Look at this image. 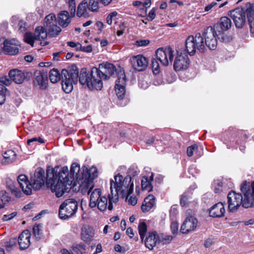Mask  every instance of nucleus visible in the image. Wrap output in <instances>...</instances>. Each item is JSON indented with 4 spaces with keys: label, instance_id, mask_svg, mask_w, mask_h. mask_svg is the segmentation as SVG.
I'll return each mask as SVG.
<instances>
[{
    "label": "nucleus",
    "instance_id": "1",
    "mask_svg": "<svg viewBox=\"0 0 254 254\" xmlns=\"http://www.w3.org/2000/svg\"><path fill=\"white\" fill-rule=\"evenodd\" d=\"M115 181H110V193L108 194V199L103 195L101 190L95 189L91 192L90 196L89 206L91 208L97 207L101 211H104L108 208L109 210L113 209V203L118 200L119 194L126 196L133 190V184L130 176H127L123 179L120 174L114 177Z\"/></svg>",
    "mask_w": 254,
    "mask_h": 254
},
{
    "label": "nucleus",
    "instance_id": "2",
    "mask_svg": "<svg viewBox=\"0 0 254 254\" xmlns=\"http://www.w3.org/2000/svg\"><path fill=\"white\" fill-rule=\"evenodd\" d=\"M185 45V50L177 51V55L174 63V68L176 71L186 69L189 67L190 60L188 54L190 56H193L196 50L203 53L205 49L203 38L199 33L196 34L195 36H189L186 40Z\"/></svg>",
    "mask_w": 254,
    "mask_h": 254
},
{
    "label": "nucleus",
    "instance_id": "3",
    "mask_svg": "<svg viewBox=\"0 0 254 254\" xmlns=\"http://www.w3.org/2000/svg\"><path fill=\"white\" fill-rule=\"evenodd\" d=\"M232 26V22L228 17H222L218 23L214 26L207 27L204 29L203 38L205 39L204 44L210 50H214L217 45L218 38L223 42H227L230 38L224 34V31L229 29Z\"/></svg>",
    "mask_w": 254,
    "mask_h": 254
},
{
    "label": "nucleus",
    "instance_id": "4",
    "mask_svg": "<svg viewBox=\"0 0 254 254\" xmlns=\"http://www.w3.org/2000/svg\"><path fill=\"white\" fill-rule=\"evenodd\" d=\"M229 13L236 28L239 29L245 25L246 15L250 32L254 34V4L247 3L244 8H237Z\"/></svg>",
    "mask_w": 254,
    "mask_h": 254
},
{
    "label": "nucleus",
    "instance_id": "5",
    "mask_svg": "<svg viewBox=\"0 0 254 254\" xmlns=\"http://www.w3.org/2000/svg\"><path fill=\"white\" fill-rule=\"evenodd\" d=\"M103 79L95 69L92 68L90 72L86 68H81L79 74V83L90 90H100L103 87Z\"/></svg>",
    "mask_w": 254,
    "mask_h": 254
},
{
    "label": "nucleus",
    "instance_id": "6",
    "mask_svg": "<svg viewBox=\"0 0 254 254\" xmlns=\"http://www.w3.org/2000/svg\"><path fill=\"white\" fill-rule=\"evenodd\" d=\"M62 88L66 93H69L73 90V84L79 82V74L76 65H72L67 70L64 69L61 71Z\"/></svg>",
    "mask_w": 254,
    "mask_h": 254
},
{
    "label": "nucleus",
    "instance_id": "7",
    "mask_svg": "<svg viewBox=\"0 0 254 254\" xmlns=\"http://www.w3.org/2000/svg\"><path fill=\"white\" fill-rule=\"evenodd\" d=\"M47 177L54 179L58 182H64L68 186H73L72 180L68 174V169L66 166L62 168L57 166L54 169L48 168L47 169Z\"/></svg>",
    "mask_w": 254,
    "mask_h": 254
},
{
    "label": "nucleus",
    "instance_id": "8",
    "mask_svg": "<svg viewBox=\"0 0 254 254\" xmlns=\"http://www.w3.org/2000/svg\"><path fill=\"white\" fill-rule=\"evenodd\" d=\"M78 209V202L74 198L65 199L60 205L59 215L61 219H68L73 216Z\"/></svg>",
    "mask_w": 254,
    "mask_h": 254
},
{
    "label": "nucleus",
    "instance_id": "9",
    "mask_svg": "<svg viewBox=\"0 0 254 254\" xmlns=\"http://www.w3.org/2000/svg\"><path fill=\"white\" fill-rule=\"evenodd\" d=\"M241 190L244 194L243 206L246 208L254 207V181L251 184L245 181L241 185Z\"/></svg>",
    "mask_w": 254,
    "mask_h": 254
},
{
    "label": "nucleus",
    "instance_id": "10",
    "mask_svg": "<svg viewBox=\"0 0 254 254\" xmlns=\"http://www.w3.org/2000/svg\"><path fill=\"white\" fill-rule=\"evenodd\" d=\"M46 185L48 187H50L52 191L55 193L57 197L62 196L65 191H69L73 186H68L64 182H58L54 179L48 177L46 178Z\"/></svg>",
    "mask_w": 254,
    "mask_h": 254
},
{
    "label": "nucleus",
    "instance_id": "11",
    "mask_svg": "<svg viewBox=\"0 0 254 254\" xmlns=\"http://www.w3.org/2000/svg\"><path fill=\"white\" fill-rule=\"evenodd\" d=\"M30 183L31 189L34 190H39L45 184V177L44 170L39 167L30 174Z\"/></svg>",
    "mask_w": 254,
    "mask_h": 254
},
{
    "label": "nucleus",
    "instance_id": "12",
    "mask_svg": "<svg viewBox=\"0 0 254 254\" xmlns=\"http://www.w3.org/2000/svg\"><path fill=\"white\" fill-rule=\"evenodd\" d=\"M156 57L162 65L167 66L173 61L174 51L170 47L160 48L156 51Z\"/></svg>",
    "mask_w": 254,
    "mask_h": 254
},
{
    "label": "nucleus",
    "instance_id": "13",
    "mask_svg": "<svg viewBox=\"0 0 254 254\" xmlns=\"http://www.w3.org/2000/svg\"><path fill=\"white\" fill-rule=\"evenodd\" d=\"M47 37V31L45 28L43 26H38L36 28L34 35L30 32L26 33L24 38L27 43L33 47L35 40L44 39Z\"/></svg>",
    "mask_w": 254,
    "mask_h": 254
},
{
    "label": "nucleus",
    "instance_id": "14",
    "mask_svg": "<svg viewBox=\"0 0 254 254\" xmlns=\"http://www.w3.org/2000/svg\"><path fill=\"white\" fill-rule=\"evenodd\" d=\"M45 23L44 26L51 36H55L61 32L62 29L57 26V19L54 14L47 15L45 18Z\"/></svg>",
    "mask_w": 254,
    "mask_h": 254
},
{
    "label": "nucleus",
    "instance_id": "15",
    "mask_svg": "<svg viewBox=\"0 0 254 254\" xmlns=\"http://www.w3.org/2000/svg\"><path fill=\"white\" fill-rule=\"evenodd\" d=\"M227 198L228 208L231 212L236 211L241 204L243 205V197L240 193L231 191L229 192Z\"/></svg>",
    "mask_w": 254,
    "mask_h": 254
},
{
    "label": "nucleus",
    "instance_id": "16",
    "mask_svg": "<svg viewBox=\"0 0 254 254\" xmlns=\"http://www.w3.org/2000/svg\"><path fill=\"white\" fill-rule=\"evenodd\" d=\"M0 42H2L3 46V50L7 55H15L19 52V42L14 39L8 40L4 38L0 39Z\"/></svg>",
    "mask_w": 254,
    "mask_h": 254
},
{
    "label": "nucleus",
    "instance_id": "17",
    "mask_svg": "<svg viewBox=\"0 0 254 254\" xmlns=\"http://www.w3.org/2000/svg\"><path fill=\"white\" fill-rule=\"evenodd\" d=\"M95 69L103 80H108L116 71V67L111 63H103L100 64Z\"/></svg>",
    "mask_w": 254,
    "mask_h": 254
},
{
    "label": "nucleus",
    "instance_id": "18",
    "mask_svg": "<svg viewBox=\"0 0 254 254\" xmlns=\"http://www.w3.org/2000/svg\"><path fill=\"white\" fill-rule=\"evenodd\" d=\"M130 62L133 68L138 71H144L148 65V60L141 55L133 56Z\"/></svg>",
    "mask_w": 254,
    "mask_h": 254
},
{
    "label": "nucleus",
    "instance_id": "19",
    "mask_svg": "<svg viewBox=\"0 0 254 254\" xmlns=\"http://www.w3.org/2000/svg\"><path fill=\"white\" fill-rule=\"evenodd\" d=\"M48 74L43 71L36 70L34 73L33 82L35 86H39L42 89H45L48 84Z\"/></svg>",
    "mask_w": 254,
    "mask_h": 254
},
{
    "label": "nucleus",
    "instance_id": "20",
    "mask_svg": "<svg viewBox=\"0 0 254 254\" xmlns=\"http://www.w3.org/2000/svg\"><path fill=\"white\" fill-rule=\"evenodd\" d=\"M197 220L192 216L187 217L181 226L180 231L183 234H188L194 231L197 225Z\"/></svg>",
    "mask_w": 254,
    "mask_h": 254
},
{
    "label": "nucleus",
    "instance_id": "21",
    "mask_svg": "<svg viewBox=\"0 0 254 254\" xmlns=\"http://www.w3.org/2000/svg\"><path fill=\"white\" fill-rule=\"evenodd\" d=\"M28 72L14 69L10 70L8 74L11 80L16 84H21L28 77Z\"/></svg>",
    "mask_w": 254,
    "mask_h": 254
},
{
    "label": "nucleus",
    "instance_id": "22",
    "mask_svg": "<svg viewBox=\"0 0 254 254\" xmlns=\"http://www.w3.org/2000/svg\"><path fill=\"white\" fill-rule=\"evenodd\" d=\"M17 182L24 194L30 195L32 193L31 183L25 175H20L17 178Z\"/></svg>",
    "mask_w": 254,
    "mask_h": 254
},
{
    "label": "nucleus",
    "instance_id": "23",
    "mask_svg": "<svg viewBox=\"0 0 254 254\" xmlns=\"http://www.w3.org/2000/svg\"><path fill=\"white\" fill-rule=\"evenodd\" d=\"M76 182L79 185V190L82 193H87L89 194L93 191L92 190L94 185L93 182L92 181L83 177L80 180H77Z\"/></svg>",
    "mask_w": 254,
    "mask_h": 254
},
{
    "label": "nucleus",
    "instance_id": "24",
    "mask_svg": "<svg viewBox=\"0 0 254 254\" xmlns=\"http://www.w3.org/2000/svg\"><path fill=\"white\" fill-rule=\"evenodd\" d=\"M158 243V235L156 231L149 232L146 239L144 240L145 247L150 250H152Z\"/></svg>",
    "mask_w": 254,
    "mask_h": 254
},
{
    "label": "nucleus",
    "instance_id": "25",
    "mask_svg": "<svg viewBox=\"0 0 254 254\" xmlns=\"http://www.w3.org/2000/svg\"><path fill=\"white\" fill-rule=\"evenodd\" d=\"M30 233L27 230H24L18 237V244L20 249L24 250L29 247L30 244Z\"/></svg>",
    "mask_w": 254,
    "mask_h": 254
},
{
    "label": "nucleus",
    "instance_id": "26",
    "mask_svg": "<svg viewBox=\"0 0 254 254\" xmlns=\"http://www.w3.org/2000/svg\"><path fill=\"white\" fill-rule=\"evenodd\" d=\"M209 216L212 217H221L224 215L225 209L222 202H219L212 206L209 209Z\"/></svg>",
    "mask_w": 254,
    "mask_h": 254
},
{
    "label": "nucleus",
    "instance_id": "27",
    "mask_svg": "<svg viewBox=\"0 0 254 254\" xmlns=\"http://www.w3.org/2000/svg\"><path fill=\"white\" fill-rule=\"evenodd\" d=\"M94 230L93 228L87 225L82 227L81 233V238L86 243H90L94 236Z\"/></svg>",
    "mask_w": 254,
    "mask_h": 254
},
{
    "label": "nucleus",
    "instance_id": "28",
    "mask_svg": "<svg viewBox=\"0 0 254 254\" xmlns=\"http://www.w3.org/2000/svg\"><path fill=\"white\" fill-rule=\"evenodd\" d=\"M71 179L72 180V183L73 185L75 183V181L80 180L81 177H83L82 170L80 171V166L76 163H73L70 167V174Z\"/></svg>",
    "mask_w": 254,
    "mask_h": 254
},
{
    "label": "nucleus",
    "instance_id": "29",
    "mask_svg": "<svg viewBox=\"0 0 254 254\" xmlns=\"http://www.w3.org/2000/svg\"><path fill=\"white\" fill-rule=\"evenodd\" d=\"M155 205V197L152 194L146 196L141 205V210L143 212L149 211Z\"/></svg>",
    "mask_w": 254,
    "mask_h": 254
},
{
    "label": "nucleus",
    "instance_id": "30",
    "mask_svg": "<svg viewBox=\"0 0 254 254\" xmlns=\"http://www.w3.org/2000/svg\"><path fill=\"white\" fill-rule=\"evenodd\" d=\"M83 177L93 182V180L98 176V171L96 167H91L89 169L87 167H82Z\"/></svg>",
    "mask_w": 254,
    "mask_h": 254
},
{
    "label": "nucleus",
    "instance_id": "31",
    "mask_svg": "<svg viewBox=\"0 0 254 254\" xmlns=\"http://www.w3.org/2000/svg\"><path fill=\"white\" fill-rule=\"evenodd\" d=\"M71 16H69L68 11L64 10L59 14V24L62 27H66L71 21Z\"/></svg>",
    "mask_w": 254,
    "mask_h": 254
},
{
    "label": "nucleus",
    "instance_id": "32",
    "mask_svg": "<svg viewBox=\"0 0 254 254\" xmlns=\"http://www.w3.org/2000/svg\"><path fill=\"white\" fill-rule=\"evenodd\" d=\"M153 180V174L152 173L151 176L148 178L146 176H143L141 180V188L142 190H145L150 191L152 190V182Z\"/></svg>",
    "mask_w": 254,
    "mask_h": 254
},
{
    "label": "nucleus",
    "instance_id": "33",
    "mask_svg": "<svg viewBox=\"0 0 254 254\" xmlns=\"http://www.w3.org/2000/svg\"><path fill=\"white\" fill-rule=\"evenodd\" d=\"M88 6L86 0H84L81 2L77 7V16L79 17L81 16L84 17H88L89 16L88 12H87Z\"/></svg>",
    "mask_w": 254,
    "mask_h": 254
},
{
    "label": "nucleus",
    "instance_id": "34",
    "mask_svg": "<svg viewBox=\"0 0 254 254\" xmlns=\"http://www.w3.org/2000/svg\"><path fill=\"white\" fill-rule=\"evenodd\" d=\"M7 188L10 190L11 193L16 197H20L22 196V193L15 184L11 180L7 181Z\"/></svg>",
    "mask_w": 254,
    "mask_h": 254
},
{
    "label": "nucleus",
    "instance_id": "35",
    "mask_svg": "<svg viewBox=\"0 0 254 254\" xmlns=\"http://www.w3.org/2000/svg\"><path fill=\"white\" fill-rule=\"evenodd\" d=\"M192 201L191 193L189 192H185L180 197V205L182 206H188Z\"/></svg>",
    "mask_w": 254,
    "mask_h": 254
},
{
    "label": "nucleus",
    "instance_id": "36",
    "mask_svg": "<svg viewBox=\"0 0 254 254\" xmlns=\"http://www.w3.org/2000/svg\"><path fill=\"white\" fill-rule=\"evenodd\" d=\"M2 163H10L16 159V154L13 150H9L4 153Z\"/></svg>",
    "mask_w": 254,
    "mask_h": 254
},
{
    "label": "nucleus",
    "instance_id": "37",
    "mask_svg": "<svg viewBox=\"0 0 254 254\" xmlns=\"http://www.w3.org/2000/svg\"><path fill=\"white\" fill-rule=\"evenodd\" d=\"M49 78L52 83H57L62 78L61 73L58 69L53 68L50 71Z\"/></svg>",
    "mask_w": 254,
    "mask_h": 254
},
{
    "label": "nucleus",
    "instance_id": "38",
    "mask_svg": "<svg viewBox=\"0 0 254 254\" xmlns=\"http://www.w3.org/2000/svg\"><path fill=\"white\" fill-rule=\"evenodd\" d=\"M138 230L141 241L143 242L147 232L146 223L144 222H140L138 226Z\"/></svg>",
    "mask_w": 254,
    "mask_h": 254
},
{
    "label": "nucleus",
    "instance_id": "39",
    "mask_svg": "<svg viewBox=\"0 0 254 254\" xmlns=\"http://www.w3.org/2000/svg\"><path fill=\"white\" fill-rule=\"evenodd\" d=\"M116 94L120 99H123L126 93L125 85H115Z\"/></svg>",
    "mask_w": 254,
    "mask_h": 254
},
{
    "label": "nucleus",
    "instance_id": "40",
    "mask_svg": "<svg viewBox=\"0 0 254 254\" xmlns=\"http://www.w3.org/2000/svg\"><path fill=\"white\" fill-rule=\"evenodd\" d=\"M126 76L125 72L120 70L118 74V78L116 81V85H126Z\"/></svg>",
    "mask_w": 254,
    "mask_h": 254
},
{
    "label": "nucleus",
    "instance_id": "41",
    "mask_svg": "<svg viewBox=\"0 0 254 254\" xmlns=\"http://www.w3.org/2000/svg\"><path fill=\"white\" fill-rule=\"evenodd\" d=\"M173 238V237L171 235L158 236V243H161L163 245L168 244L171 243Z\"/></svg>",
    "mask_w": 254,
    "mask_h": 254
},
{
    "label": "nucleus",
    "instance_id": "42",
    "mask_svg": "<svg viewBox=\"0 0 254 254\" xmlns=\"http://www.w3.org/2000/svg\"><path fill=\"white\" fill-rule=\"evenodd\" d=\"M100 0H89L88 4V9L91 11H96L99 9V1Z\"/></svg>",
    "mask_w": 254,
    "mask_h": 254
},
{
    "label": "nucleus",
    "instance_id": "43",
    "mask_svg": "<svg viewBox=\"0 0 254 254\" xmlns=\"http://www.w3.org/2000/svg\"><path fill=\"white\" fill-rule=\"evenodd\" d=\"M66 3L68 4V8L70 10V13L71 17H74L76 11V3L75 0H65Z\"/></svg>",
    "mask_w": 254,
    "mask_h": 254
},
{
    "label": "nucleus",
    "instance_id": "44",
    "mask_svg": "<svg viewBox=\"0 0 254 254\" xmlns=\"http://www.w3.org/2000/svg\"><path fill=\"white\" fill-rule=\"evenodd\" d=\"M6 91L7 89L0 83V105L3 104L5 100Z\"/></svg>",
    "mask_w": 254,
    "mask_h": 254
},
{
    "label": "nucleus",
    "instance_id": "45",
    "mask_svg": "<svg viewBox=\"0 0 254 254\" xmlns=\"http://www.w3.org/2000/svg\"><path fill=\"white\" fill-rule=\"evenodd\" d=\"M0 198L3 204L8 202L10 199V197L8 196V193L5 191H1L0 192Z\"/></svg>",
    "mask_w": 254,
    "mask_h": 254
},
{
    "label": "nucleus",
    "instance_id": "46",
    "mask_svg": "<svg viewBox=\"0 0 254 254\" xmlns=\"http://www.w3.org/2000/svg\"><path fill=\"white\" fill-rule=\"evenodd\" d=\"M157 59H153L152 60V67L154 73L157 74L159 72V64Z\"/></svg>",
    "mask_w": 254,
    "mask_h": 254
},
{
    "label": "nucleus",
    "instance_id": "47",
    "mask_svg": "<svg viewBox=\"0 0 254 254\" xmlns=\"http://www.w3.org/2000/svg\"><path fill=\"white\" fill-rule=\"evenodd\" d=\"M33 233L37 239H40L41 233L40 230V225L36 224L33 228Z\"/></svg>",
    "mask_w": 254,
    "mask_h": 254
},
{
    "label": "nucleus",
    "instance_id": "48",
    "mask_svg": "<svg viewBox=\"0 0 254 254\" xmlns=\"http://www.w3.org/2000/svg\"><path fill=\"white\" fill-rule=\"evenodd\" d=\"M198 149V146L196 144H193L190 146H189L187 148V155L189 157H191L193 154V152Z\"/></svg>",
    "mask_w": 254,
    "mask_h": 254
},
{
    "label": "nucleus",
    "instance_id": "49",
    "mask_svg": "<svg viewBox=\"0 0 254 254\" xmlns=\"http://www.w3.org/2000/svg\"><path fill=\"white\" fill-rule=\"evenodd\" d=\"M178 228H179V224L176 221H173L172 222L170 228L172 233L176 235L178 234Z\"/></svg>",
    "mask_w": 254,
    "mask_h": 254
},
{
    "label": "nucleus",
    "instance_id": "50",
    "mask_svg": "<svg viewBox=\"0 0 254 254\" xmlns=\"http://www.w3.org/2000/svg\"><path fill=\"white\" fill-rule=\"evenodd\" d=\"M11 79H9L7 76H2L0 77V83L6 86H8L11 84Z\"/></svg>",
    "mask_w": 254,
    "mask_h": 254
},
{
    "label": "nucleus",
    "instance_id": "51",
    "mask_svg": "<svg viewBox=\"0 0 254 254\" xmlns=\"http://www.w3.org/2000/svg\"><path fill=\"white\" fill-rule=\"evenodd\" d=\"M132 192V191L128 194L127 195L124 196V197H126L127 199H128V202L129 204L132 205H134L137 203V199L135 196H130L129 198H128L129 195ZM124 197V196H123Z\"/></svg>",
    "mask_w": 254,
    "mask_h": 254
},
{
    "label": "nucleus",
    "instance_id": "52",
    "mask_svg": "<svg viewBox=\"0 0 254 254\" xmlns=\"http://www.w3.org/2000/svg\"><path fill=\"white\" fill-rule=\"evenodd\" d=\"M17 215L16 212H12L9 214H5L3 216L2 220L3 221H8L13 218Z\"/></svg>",
    "mask_w": 254,
    "mask_h": 254
},
{
    "label": "nucleus",
    "instance_id": "53",
    "mask_svg": "<svg viewBox=\"0 0 254 254\" xmlns=\"http://www.w3.org/2000/svg\"><path fill=\"white\" fill-rule=\"evenodd\" d=\"M157 8H153L149 12L148 17V21H152L153 20L155 16H156V11Z\"/></svg>",
    "mask_w": 254,
    "mask_h": 254
},
{
    "label": "nucleus",
    "instance_id": "54",
    "mask_svg": "<svg viewBox=\"0 0 254 254\" xmlns=\"http://www.w3.org/2000/svg\"><path fill=\"white\" fill-rule=\"evenodd\" d=\"M150 43L148 40H140L136 41V45L138 47L145 46Z\"/></svg>",
    "mask_w": 254,
    "mask_h": 254
},
{
    "label": "nucleus",
    "instance_id": "55",
    "mask_svg": "<svg viewBox=\"0 0 254 254\" xmlns=\"http://www.w3.org/2000/svg\"><path fill=\"white\" fill-rule=\"evenodd\" d=\"M38 141L40 143H44V141L43 139L40 137H33L31 139H29L27 140V143L28 145H31V143L34 142Z\"/></svg>",
    "mask_w": 254,
    "mask_h": 254
},
{
    "label": "nucleus",
    "instance_id": "56",
    "mask_svg": "<svg viewBox=\"0 0 254 254\" xmlns=\"http://www.w3.org/2000/svg\"><path fill=\"white\" fill-rule=\"evenodd\" d=\"M214 242L212 239L209 238L205 241L204 245L206 248H209L212 245Z\"/></svg>",
    "mask_w": 254,
    "mask_h": 254
},
{
    "label": "nucleus",
    "instance_id": "57",
    "mask_svg": "<svg viewBox=\"0 0 254 254\" xmlns=\"http://www.w3.org/2000/svg\"><path fill=\"white\" fill-rule=\"evenodd\" d=\"M217 4L216 2H213L211 3L210 4H208L206 6H205L204 10L205 11H208L212 9V7H213L214 6H215Z\"/></svg>",
    "mask_w": 254,
    "mask_h": 254
},
{
    "label": "nucleus",
    "instance_id": "58",
    "mask_svg": "<svg viewBox=\"0 0 254 254\" xmlns=\"http://www.w3.org/2000/svg\"><path fill=\"white\" fill-rule=\"evenodd\" d=\"M92 49L91 45H88L86 47L82 46V52L86 53H90L92 52Z\"/></svg>",
    "mask_w": 254,
    "mask_h": 254
},
{
    "label": "nucleus",
    "instance_id": "59",
    "mask_svg": "<svg viewBox=\"0 0 254 254\" xmlns=\"http://www.w3.org/2000/svg\"><path fill=\"white\" fill-rule=\"evenodd\" d=\"M126 233L130 238H132L134 235L133 230L130 227L127 229Z\"/></svg>",
    "mask_w": 254,
    "mask_h": 254
},
{
    "label": "nucleus",
    "instance_id": "60",
    "mask_svg": "<svg viewBox=\"0 0 254 254\" xmlns=\"http://www.w3.org/2000/svg\"><path fill=\"white\" fill-rule=\"evenodd\" d=\"M102 251V247L101 244H98L97 245L95 252L93 254H97L98 253H101Z\"/></svg>",
    "mask_w": 254,
    "mask_h": 254
},
{
    "label": "nucleus",
    "instance_id": "61",
    "mask_svg": "<svg viewBox=\"0 0 254 254\" xmlns=\"http://www.w3.org/2000/svg\"><path fill=\"white\" fill-rule=\"evenodd\" d=\"M19 30L23 32V31H24L25 30V29H26V27H25V26H26V23L22 22V21H20L19 23Z\"/></svg>",
    "mask_w": 254,
    "mask_h": 254
},
{
    "label": "nucleus",
    "instance_id": "62",
    "mask_svg": "<svg viewBox=\"0 0 254 254\" xmlns=\"http://www.w3.org/2000/svg\"><path fill=\"white\" fill-rule=\"evenodd\" d=\"M151 3V0H145L143 3V5L145 7H149Z\"/></svg>",
    "mask_w": 254,
    "mask_h": 254
},
{
    "label": "nucleus",
    "instance_id": "63",
    "mask_svg": "<svg viewBox=\"0 0 254 254\" xmlns=\"http://www.w3.org/2000/svg\"><path fill=\"white\" fill-rule=\"evenodd\" d=\"M114 249L117 252L121 253L123 252L122 247L120 245H116Z\"/></svg>",
    "mask_w": 254,
    "mask_h": 254
},
{
    "label": "nucleus",
    "instance_id": "64",
    "mask_svg": "<svg viewBox=\"0 0 254 254\" xmlns=\"http://www.w3.org/2000/svg\"><path fill=\"white\" fill-rule=\"evenodd\" d=\"M73 253H74V254H83V253L77 247L73 248Z\"/></svg>",
    "mask_w": 254,
    "mask_h": 254
}]
</instances>
